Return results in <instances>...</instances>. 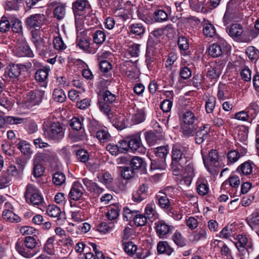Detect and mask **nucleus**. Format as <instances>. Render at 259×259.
<instances>
[{"label":"nucleus","mask_w":259,"mask_h":259,"mask_svg":"<svg viewBox=\"0 0 259 259\" xmlns=\"http://www.w3.org/2000/svg\"><path fill=\"white\" fill-rule=\"evenodd\" d=\"M179 122L181 132L183 135L189 137L193 135L197 123L199 122L198 117L194 112L190 110H184L179 116Z\"/></svg>","instance_id":"nucleus-1"},{"label":"nucleus","mask_w":259,"mask_h":259,"mask_svg":"<svg viewBox=\"0 0 259 259\" xmlns=\"http://www.w3.org/2000/svg\"><path fill=\"white\" fill-rule=\"evenodd\" d=\"M44 135L48 139L56 142H60L65 135V129L61 123L53 121L50 119H46L42 125Z\"/></svg>","instance_id":"nucleus-2"},{"label":"nucleus","mask_w":259,"mask_h":259,"mask_svg":"<svg viewBox=\"0 0 259 259\" xmlns=\"http://www.w3.org/2000/svg\"><path fill=\"white\" fill-rule=\"evenodd\" d=\"M37 244V242L34 237L28 236L25 237L23 240L17 242L15 247L20 255L27 258H30L36 253L34 249Z\"/></svg>","instance_id":"nucleus-3"},{"label":"nucleus","mask_w":259,"mask_h":259,"mask_svg":"<svg viewBox=\"0 0 259 259\" xmlns=\"http://www.w3.org/2000/svg\"><path fill=\"white\" fill-rule=\"evenodd\" d=\"M24 197L26 202L33 206H39L44 202V198L40 191L31 184L27 185Z\"/></svg>","instance_id":"nucleus-4"},{"label":"nucleus","mask_w":259,"mask_h":259,"mask_svg":"<svg viewBox=\"0 0 259 259\" xmlns=\"http://www.w3.org/2000/svg\"><path fill=\"white\" fill-rule=\"evenodd\" d=\"M72 9L75 17L86 18L91 13V7L87 0H76L72 4Z\"/></svg>","instance_id":"nucleus-5"},{"label":"nucleus","mask_w":259,"mask_h":259,"mask_svg":"<svg viewBox=\"0 0 259 259\" xmlns=\"http://www.w3.org/2000/svg\"><path fill=\"white\" fill-rule=\"evenodd\" d=\"M14 53L18 57L32 58L34 56L26 40L22 37L18 39Z\"/></svg>","instance_id":"nucleus-6"},{"label":"nucleus","mask_w":259,"mask_h":259,"mask_svg":"<svg viewBox=\"0 0 259 259\" xmlns=\"http://www.w3.org/2000/svg\"><path fill=\"white\" fill-rule=\"evenodd\" d=\"M26 68V65L22 64H11L5 68L4 76L13 81L18 80L22 70Z\"/></svg>","instance_id":"nucleus-7"},{"label":"nucleus","mask_w":259,"mask_h":259,"mask_svg":"<svg viewBox=\"0 0 259 259\" xmlns=\"http://www.w3.org/2000/svg\"><path fill=\"white\" fill-rule=\"evenodd\" d=\"M46 19L44 14H36L30 16L25 20L27 27L29 28L40 29Z\"/></svg>","instance_id":"nucleus-8"},{"label":"nucleus","mask_w":259,"mask_h":259,"mask_svg":"<svg viewBox=\"0 0 259 259\" xmlns=\"http://www.w3.org/2000/svg\"><path fill=\"white\" fill-rule=\"evenodd\" d=\"M71 207L77 208V209H73L71 210V218L76 222H82L85 220L84 215L83 209L86 206V202L81 203L80 202L73 203L72 201L70 202Z\"/></svg>","instance_id":"nucleus-9"},{"label":"nucleus","mask_w":259,"mask_h":259,"mask_svg":"<svg viewBox=\"0 0 259 259\" xmlns=\"http://www.w3.org/2000/svg\"><path fill=\"white\" fill-rule=\"evenodd\" d=\"M45 92L36 90L29 92L26 97V101L28 106H33L39 104L44 97Z\"/></svg>","instance_id":"nucleus-10"},{"label":"nucleus","mask_w":259,"mask_h":259,"mask_svg":"<svg viewBox=\"0 0 259 259\" xmlns=\"http://www.w3.org/2000/svg\"><path fill=\"white\" fill-rule=\"evenodd\" d=\"M179 50L181 56L185 57L186 59L182 58L181 61L182 65L185 66L188 62V59L191 54L189 50V42L188 39L184 36H179Z\"/></svg>","instance_id":"nucleus-11"},{"label":"nucleus","mask_w":259,"mask_h":259,"mask_svg":"<svg viewBox=\"0 0 259 259\" xmlns=\"http://www.w3.org/2000/svg\"><path fill=\"white\" fill-rule=\"evenodd\" d=\"M50 9L54 8V15L55 18L60 20L62 19L66 14V5L60 3L59 0H52L49 3Z\"/></svg>","instance_id":"nucleus-12"},{"label":"nucleus","mask_w":259,"mask_h":259,"mask_svg":"<svg viewBox=\"0 0 259 259\" xmlns=\"http://www.w3.org/2000/svg\"><path fill=\"white\" fill-rule=\"evenodd\" d=\"M194 176V170L193 165L189 163L181 170V177L179 178V183L181 185L189 186L192 182V178Z\"/></svg>","instance_id":"nucleus-13"},{"label":"nucleus","mask_w":259,"mask_h":259,"mask_svg":"<svg viewBox=\"0 0 259 259\" xmlns=\"http://www.w3.org/2000/svg\"><path fill=\"white\" fill-rule=\"evenodd\" d=\"M228 47L227 42H224L222 45L220 44H212L209 48V54L212 57H218L228 51Z\"/></svg>","instance_id":"nucleus-14"},{"label":"nucleus","mask_w":259,"mask_h":259,"mask_svg":"<svg viewBox=\"0 0 259 259\" xmlns=\"http://www.w3.org/2000/svg\"><path fill=\"white\" fill-rule=\"evenodd\" d=\"M148 189L149 186L147 184L144 183L140 185L138 190L133 193V201L140 202L146 199L148 195Z\"/></svg>","instance_id":"nucleus-15"},{"label":"nucleus","mask_w":259,"mask_h":259,"mask_svg":"<svg viewBox=\"0 0 259 259\" xmlns=\"http://www.w3.org/2000/svg\"><path fill=\"white\" fill-rule=\"evenodd\" d=\"M154 228L157 236L160 238H165L171 230L170 226L162 220L156 222Z\"/></svg>","instance_id":"nucleus-16"},{"label":"nucleus","mask_w":259,"mask_h":259,"mask_svg":"<svg viewBox=\"0 0 259 259\" xmlns=\"http://www.w3.org/2000/svg\"><path fill=\"white\" fill-rule=\"evenodd\" d=\"M84 190L81 183L78 181L74 182L69 194V198L74 200H79L82 196Z\"/></svg>","instance_id":"nucleus-17"},{"label":"nucleus","mask_w":259,"mask_h":259,"mask_svg":"<svg viewBox=\"0 0 259 259\" xmlns=\"http://www.w3.org/2000/svg\"><path fill=\"white\" fill-rule=\"evenodd\" d=\"M237 242L236 243V246L240 251L243 250L244 249L248 250L252 249L253 243L252 240L248 239L245 235L239 234L237 237Z\"/></svg>","instance_id":"nucleus-18"},{"label":"nucleus","mask_w":259,"mask_h":259,"mask_svg":"<svg viewBox=\"0 0 259 259\" xmlns=\"http://www.w3.org/2000/svg\"><path fill=\"white\" fill-rule=\"evenodd\" d=\"M128 146L130 150L133 152L139 151L142 147L141 133H138L129 137Z\"/></svg>","instance_id":"nucleus-19"},{"label":"nucleus","mask_w":259,"mask_h":259,"mask_svg":"<svg viewBox=\"0 0 259 259\" xmlns=\"http://www.w3.org/2000/svg\"><path fill=\"white\" fill-rule=\"evenodd\" d=\"M76 45L87 53L95 54L97 50L94 47V44L91 43L90 40L85 37L77 39Z\"/></svg>","instance_id":"nucleus-20"},{"label":"nucleus","mask_w":259,"mask_h":259,"mask_svg":"<svg viewBox=\"0 0 259 259\" xmlns=\"http://www.w3.org/2000/svg\"><path fill=\"white\" fill-rule=\"evenodd\" d=\"M131 114V121L134 124L143 122L145 120V112L143 108H139L136 106L133 108Z\"/></svg>","instance_id":"nucleus-21"},{"label":"nucleus","mask_w":259,"mask_h":259,"mask_svg":"<svg viewBox=\"0 0 259 259\" xmlns=\"http://www.w3.org/2000/svg\"><path fill=\"white\" fill-rule=\"evenodd\" d=\"M255 166L253 162L246 161L238 166L236 171H238L241 175L248 176L250 178L252 176L253 169Z\"/></svg>","instance_id":"nucleus-22"},{"label":"nucleus","mask_w":259,"mask_h":259,"mask_svg":"<svg viewBox=\"0 0 259 259\" xmlns=\"http://www.w3.org/2000/svg\"><path fill=\"white\" fill-rule=\"evenodd\" d=\"M47 157V154H37L35 155V161L33 170V174L35 177H40L43 175L45 171L44 167L38 162L40 160H42L44 158Z\"/></svg>","instance_id":"nucleus-23"},{"label":"nucleus","mask_w":259,"mask_h":259,"mask_svg":"<svg viewBox=\"0 0 259 259\" xmlns=\"http://www.w3.org/2000/svg\"><path fill=\"white\" fill-rule=\"evenodd\" d=\"M82 182L86 186L87 189L95 195L98 196L104 190L103 188L100 187L96 183L88 178L82 179Z\"/></svg>","instance_id":"nucleus-24"},{"label":"nucleus","mask_w":259,"mask_h":259,"mask_svg":"<svg viewBox=\"0 0 259 259\" xmlns=\"http://www.w3.org/2000/svg\"><path fill=\"white\" fill-rule=\"evenodd\" d=\"M173 174L178 176V145H174L171 151V162L170 164Z\"/></svg>","instance_id":"nucleus-25"},{"label":"nucleus","mask_w":259,"mask_h":259,"mask_svg":"<svg viewBox=\"0 0 259 259\" xmlns=\"http://www.w3.org/2000/svg\"><path fill=\"white\" fill-rule=\"evenodd\" d=\"M196 189L199 195H206L209 190L207 181L204 178H199L196 182Z\"/></svg>","instance_id":"nucleus-26"},{"label":"nucleus","mask_w":259,"mask_h":259,"mask_svg":"<svg viewBox=\"0 0 259 259\" xmlns=\"http://www.w3.org/2000/svg\"><path fill=\"white\" fill-rule=\"evenodd\" d=\"M3 218L7 222L16 223L21 221V218L15 213L12 210L5 209L3 212Z\"/></svg>","instance_id":"nucleus-27"},{"label":"nucleus","mask_w":259,"mask_h":259,"mask_svg":"<svg viewBox=\"0 0 259 259\" xmlns=\"http://www.w3.org/2000/svg\"><path fill=\"white\" fill-rule=\"evenodd\" d=\"M113 125L117 129L122 130L127 126V119L122 114L114 116L112 120Z\"/></svg>","instance_id":"nucleus-28"},{"label":"nucleus","mask_w":259,"mask_h":259,"mask_svg":"<svg viewBox=\"0 0 259 259\" xmlns=\"http://www.w3.org/2000/svg\"><path fill=\"white\" fill-rule=\"evenodd\" d=\"M155 199L158 202V205L162 209H167L170 207V202L167 197L163 192L160 191L156 195Z\"/></svg>","instance_id":"nucleus-29"},{"label":"nucleus","mask_w":259,"mask_h":259,"mask_svg":"<svg viewBox=\"0 0 259 259\" xmlns=\"http://www.w3.org/2000/svg\"><path fill=\"white\" fill-rule=\"evenodd\" d=\"M130 32L135 35L142 36L146 31L145 26L141 23L131 24L128 26Z\"/></svg>","instance_id":"nucleus-30"},{"label":"nucleus","mask_w":259,"mask_h":259,"mask_svg":"<svg viewBox=\"0 0 259 259\" xmlns=\"http://www.w3.org/2000/svg\"><path fill=\"white\" fill-rule=\"evenodd\" d=\"M207 125H204L200 127L196 133L195 141L198 144H201L206 139L208 133Z\"/></svg>","instance_id":"nucleus-31"},{"label":"nucleus","mask_w":259,"mask_h":259,"mask_svg":"<svg viewBox=\"0 0 259 259\" xmlns=\"http://www.w3.org/2000/svg\"><path fill=\"white\" fill-rule=\"evenodd\" d=\"M179 165L187 163L191 158L190 150L188 147L181 146L179 148Z\"/></svg>","instance_id":"nucleus-32"},{"label":"nucleus","mask_w":259,"mask_h":259,"mask_svg":"<svg viewBox=\"0 0 259 259\" xmlns=\"http://www.w3.org/2000/svg\"><path fill=\"white\" fill-rule=\"evenodd\" d=\"M203 32L204 34L209 37H213L216 33V30L214 25L208 20L204 19L202 22Z\"/></svg>","instance_id":"nucleus-33"},{"label":"nucleus","mask_w":259,"mask_h":259,"mask_svg":"<svg viewBox=\"0 0 259 259\" xmlns=\"http://www.w3.org/2000/svg\"><path fill=\"white\" fill-rule=\"evenodd\" d=\"M50 71V68L48 67L38 69L35 73L36 80L39 82H45L48 78Z\"/></svg>","instance_id":"nucleus-34"},{"label":"nucleus","mask_w":259,"mask_h":259,"mask_svg":"<svg viewBox=\"0 0 259 259\" xmlns=\"http://www.w3.org/2000/svg\"><path fill=\"white\" fill-rule=\"evenodd\" d=\"M100 70L104 73L103 75L109 78L111 77V70L112 68V65L107 60L98 61Z\"/></svg>","instance_id":"nucleus-35"},{"label":"nucleus","mask_w":259,"mask_h":259,"mask_svg":"<svg viewBox=\"0 0 259 259\" xmlns=\"http://www.w3.org/2000/svg\"><path fill=\"white\" fill-rule=\"evenodd\" d=\"M145 140L149 146H153L158 141L161 139L162 136L159 134H155L151 131L146 132L145 133Z\"/></svg>","instance_id":"nucleus-36"},{"label":"nucleus","mask_w":259,"mask_h":259,"mask_svg":"<svg viewBox=\"0 0 259 259\" xmlns=\"http://www.w3.org/2000/svg\"><path fill=\"white\" fill-rule=\"evenodd\" d=\"M227 31L229 35L232 37H238L243 32L241 25L237 23L232 25Z\"/></svg>","instance_id":"nucleus-37"},{"label":"nucleus","mask_w":259,"mask_h":259,"mask_svg":"<svg viewBox=\"0 0 259 259\" xmlns=\"http://www.w3.org/2000/svg\"><path fill=\"white\" fill-rule=\"evenodd\" d=\"M222 73V67L220 65L214 64L210 66L207 71V76L210 79H217Z\"/></svg>","instance_id":"nucleus-38"},{"label":"nucleus","mask_w":259,"mask_h":259,"mask_svg":"<svg viewBox=\"0 0 259 259\" xmlns=\"http://www.w3.org/2000/svg\"><path fill=\"white\" fill-rule=\"evenodd\" d=\"M157 250L159 254L165 253L169 255L174 251V249L168 245L166 241L159 242L157 245Z\"/></svg>","instance_id":"nucleus-39"},{"label":"nucleus","mask_w":259,"mask_h":259,"mask_svg":"<svg viewBox=\"0 0 259 259\" xmlns=\"http://www.w3.org/2000/svg\"><path fill=\"white\" fill-rule=\"evenodd\" d=\"M131 167L135 169H145L146 163L143 159L138 156H134L130 161Z\"/></svg>","instance_id":"nucleus-40"},{"label":"nucleus","mask_w":259,"mask_h":259,"mask_svg":"<svg viewBox=\"0 0 259 259\" xmlns=\"http://www.w3.org/2000/svg\"><path fill=\"white\" fill-rule=\"evenodd\" d=\"M40 55H45L48 50V45L43 38L32 42Z\"/></svg>","instance_id":"nucleus-41"},{"label":"nucleus","mask_w":259,"mask_h":259,"mask_svg":"<svg viewBox=\"0 0 259 259\" xmlns=\"http://www.w3.org/2000/svg\"><path fill=\"white\" fill-rule=\"evenodd\" d=\"M47 213L50 217L58 218V219H60L61 215H63L60 208L55 205H49L47 209Z\"/></svg>","instance_id":"nucleus-42"},{"label":"nucleus","mask_w":259,"mask_h":259,"mask_svg":"<svg viewBox=\"0 0 259 259\" xmlns=\"http://www.w3.org/2000/svg\"><path fill=\"white\" fill-rule=\"evenodd\" d=\"M106 38V35L103 30H97L93 34L94 42L97 45H102L105 41Z\"/></svg>","instance_id":"nucleus-43"},{"label":"nucleus","mask_w":259,"mask_h":259,"mask_svg":"<svg viewBox=\"0 0 259 259\" xmlns=\"http://www.w3.org/2000/svg\"><path fill=\"white\" fill-rule=\"evenodd\" d=\"M240 184V181L239 177L235 175H233L223 183L222 187L229 185L231 187L236 188L239 186Z\"/></svg>","instance_id":"nucleus-44"},{"label":"nucleus","mask_w":259,"mask_h":259,"mask_svg":"<svg viewBox=\"0 0 259 259\" xmlns=\"http://www.w3.org/2000/svg\"><path fill=\"white\" fill-rule=\"evenodd\" d=\"M247 221L252 230L256 229L259 226V212H253L247 219Z\"/></svg>","instance_id":"nucleus-45"},{"label":"nucleus","mask_w":259,"mask_h":259,"mask_svg":"<svg viewBox=\"0 0 259 259\" xmlns=\"http://www.w3.org/2000/svg\"><path fill=\"white\" fill-rule=\"evenodd\" d=\"M18 149L23 154L26 155H30L32 153V151L30 148V145L26 141L21 140L17 144Z\"/></svg>","instance_id":"nucleus-46"},{"label":"nucleus","mask_w":259,"mask_h":259,"mask_svg":"<svg viewBox=\"0 0 259 259\" xmlns=\"http://www.w3.org/2000/svg\"><path fill=\"white\" fill-rule=\"evenodd\" d=\"M102 98L104 102L111 104L116 102L117 96L110 91L106 90L103 92Z\"/></svg>","instance_id":"nucleus-47"},{"label":"nucleus","mask_w":259,"mask_h":259,"mask_svg":"<svg viewBox=\"0 0 259 259\" xmlns=\"http://www.w3.org/2000/svg\"><path fill=\"white\" fill-rule=\"evenodd\" d=\"M166 164L164 159L161 160H151L150 169L151 170L159 169L160 170H164L166 168Z\"/></svg>","instance_id":"nucleus-48"},{"label":"nucleus","mask_w":259,"mask_h":259,"mask_svg":"<svg viewBox=\"0 0 259 259\" xmlns=\"http://www.w3.org/2000/svg\"><path fill=\"white\" fill-rule=\"evenodd\" d=\"M168 146H160L156 148L154 150L155 154L158 159L165 160L168 154Z\"/></svg>","instance_id":"nucleus-49"},{"label":"nucleus","mask_w":259,"mask_h":259,"mask_svg":"<svg viewBox=\"0 0 259 259\" xmlns=\"http://www.w3.org/2000/svg\"><path fill=\"white\" fill-rule=\"evenodd\" d=\"M53 97L54 100L60 103L64 102L66 99L64 91L60 88H56L54 90Z\"/></svg>","instance_id":"nucleus-50"},{"label":"nucleus","mask_w":259,"mask_h":259,"mask_svg":"<svg viewBox=\"0 0 259 259\" xmlns=\"http://www.w3.org/2000/svg\"><path fill=\"white\" fill-rule=\"evenodd\" d=\"M6 174L10 178L11 177H14L15 178L19 179L21 176L22 172L18 170L16 166L11 165L7 168Z\"/></svg>","instance_id":"nucleus-51"},{"label":"nucleus","mask_w":259,"mask_h":259,"mask_svg":"<svg viewBox=\"0 0 259 259\" xmlns=\"http://www.w3.org/2000/svg\"><path fill=\"white\" fill-rule=\"evenodd\" d=\"M193 240L195 241H199L200 240H204L207 238V233L206 228H200L193 233Z\"/></svg>","instance_id":"nucleus-52"},{"label":"nucleus","mask_w":259,"mask_h":259,"mask_svg":"<svg viewBox=\"0 0 259 259\" xmlns=\"http://www.w3.org/2000/svg\"><path fill=\"white\" fill-rule=\"evenodd\" d=\"M52 181L55 185L61 186L65 182V175L63 172H56L53 175Z\"/></svg>","instance_id":"nucleus-53"},{"label":"nucleus","mask_w":259,"mask_h":259,"mask_svg":"<svg viewBox=\"0 0 259 259\" xmlns=\"http://www.w3.org/2000/svg\"><path fill=\"white\" fill-rule=\"evenodd\" d=\"M95 135L99 140L103 142L108 141L111 138L108 131L103 128H101Z\"/></svg>","instance_id":"nucleus-54"},{"label":"nucleus","mask_w":259,"mask_h":259,"mask_svg":"<svg viewBox=\"0 0 259 259\" xmlns=\"http://www.w3.org/2000/svg\"><path fill=\"white\" fill-rule=\"evenodd\" d=\"M138 210L133 209L128 206H126L123 208V218L126 221H131L134 220V218L137 215Z\"/></svg>","instance_id":"nucleus-55"},{"label":"nucleus","mask_w":259,"mask_h":259,"mask_svg":"<svg viewBox=\"0 0 259 259\" xmlns=\"http://www.w3.org/2000/svg\"><path fill=\"white\" fill-rule=\"evenodd\" d=\"M228 87L225 84L220 83L218 87L217 97L219 100H224L227 97Z\"/></svg>","instance_id":"nucleus-56"},{"label":"nucleus","mask_w":259,"mask_h":259,"mask_svg":"<svg viewBox=\"0 0 259 259\" xmlns=\"http://www.w3.org/2000/svg\"><path fill=\"white\" fill-rule=\"evenodd\" d=\"M121 176L123 179L129 180L135 175V171L131 166H124L121 168Z\"/></svg>","instance_id":"nucleus-57"},{"label":"nucleus","mask_w":259,"mask_h":259,"mask_svg":"<svg viewBox=\"0 0 259 259\" xmlns=\"http://www.w3.org/2000/svg\"><path fill=\"white\" fill-rule=\"evenodd\" d=\"M178 59L177 55L175 53H170L165 63V66L167 69H172L173 67H177L176 61Z\"/></svg>","instance_id":"nucleus-58"},{"label":"nucleus","mask_w":259,"mask_h":259,"mask_svg":"<svg viewBox=\"0 0 259 259\" xmlns=\"http://www.w3.org/2000/svg\"><path fill=\"white\" fill-rule=\"evenodd\" d=\"M101 128L99 123L98 121L93 119L89 120L88 129L93 136L95 135L97 132Z\"/></svg>","instance_id":"nucleus-59"},{"label":"nucleus","mask_w":259,"mask_h":259,"mask_svg":"<svg viewBox=\"0 0 259 259\" xmlns=\"http://www.w3.org/2000/svg\"><path fill=\"white\" fill-rule=\"evenodd\" d=\"M23 1V0H7L6 3V9L10 11L18 10L19 4Z\"/></svg>","instance_id":"nucleus-60"},{"label":"nucleus","mask_w":259,"mask_h":259,"mask_svg":"<svg viewBox=\"0 0 259 259\" xmlns=\"http://www.w3.org/2000/svg\"><path fill=\"white\" fill-rule=\"evenodd\" d=\"M124 251L128 254H133L137 250V246L131 241H122Z\"/></svg>","instance_id":"nucleus-61"},{"label":"nucleus","mask_w":259,"mask_h":259,"mask_svg":"<svg viewBox=\"0 0 259 259\" xmlns=\"http://www.w3.org/2000/svg\"><path fill=\"white\" fill-rule=\"evenodd\" d=\"M246 54L252 61L256 60L259 57V51L252 46H250L246 49Z\"/></svg>","instance_id":"nucleus-62"},{"label":"nucleus","mask_w":259,"mask_h":259,"mask_svg":"<svg viewBox=\"0 0 259 259\" xmlns=\"http://www.w3.org/2000/svg\"><path fill=\"white\" fill-rule=\"evenodd\" d=\"M164 31V34L166 35L168 38L172 39L176 34L175 27H174L171 24H167L165 27H163Z\"/></svg>","instance_id":"nucleus-63"},{"label":"nucleus","mask_w":259,"mask_h":259,"mask_svg":"<svg viewBox=\"0 0 259 259\" xmlns=\"http://www.w3.org/2000/svg\"><path fill=\"white\" fill-rule=\"evenodd\" d=\"M53 45L55 49L58 51L64 50L67 47L60 36L55 37L53 40Z\"/></svg>","instance_id":"nucleus-64"}]
</instances>
